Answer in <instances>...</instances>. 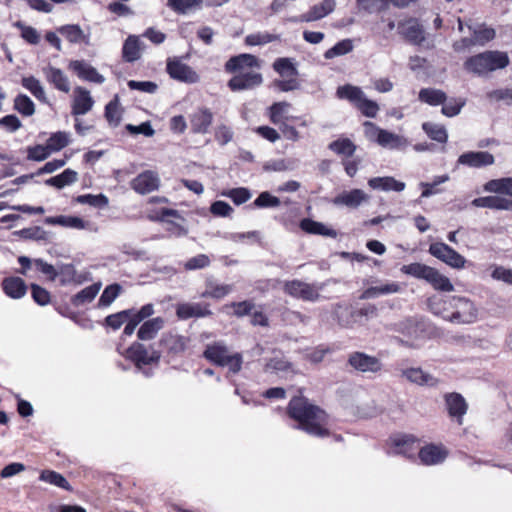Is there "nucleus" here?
Returning <instances> with one entry per match:
<instances>
[{
  "label": "nucleus",
  "instance_id": "nucleus-1",
  "mask_svg": "<svg viewBox=\"0 0 512 512\" xmlns=\"http://www.w3.org/2000/svg\"><path fill=\"white\" fill-rule=\"evenodd\" d=\"M287 412L290 418L297 421L296 428L317 437H324L329 434L324 427L327 418L326 413L312 404L306 397L302 395L293 397L289 402Z\"/></svg>",
  "mask_w": 512,
  "mask_h": 512
},
{
  "label": "nucleus",
  "instance_id": "nucleus-2",
  "mask_svg": "<svg viewBox=\"0 0 512 512\" xmlns=\"http://www.w3.org/2000/svg\"><path fill=\"white\" fill-rule=\"evenodd\" d=\"M508 65L509 57L502 51H485L467 58L464 62L465 70L477 76H484Z\"/></svg>",
  "mask_w": 512,
  "mask_h": 512
},
{
  "label": "nucleus",
  "instance_id": "nucleus-3",
  "mask_svg": "<svg viewBox=\"0 0 512 512\" xmlns=\"http://www.w3.org/2000/svg\"><path fill=\"white\" fill-rule=\"evenodd\" d=\"M203 355L215 365L228 367L232 373H238L242 368V355L240 353L230 354L228 347L222 342L207 345Z\"/></svg>",
  "mask_w": 512,
  "mask_h": 512
},
{
  "label": "nucleus",
  "instance_id": "nucleus-4",
  "mask_svg": "<svg viewBox=\"0 0 512 512\" xmlns=\"http://www.w3.org/2000/svg\"><path fill=\"white\" fill-rule=\"evenodd\" d=\"M325 285V283H307L299 279H293L284 283L283 291L295 299L316 302L320 299V292Z\"/></svg>",
  "mask_w": 512,
  "mask_h": 512
},
{
  "label": "nucleus",
  "instance_id": "nucleus-5",
  "mask_svg": "<svg viewBox=\"0 0 512 512\" xmlns=\"http://www.w3.org/2000/svg\"><path fill=\"white\" fill-rule=\"evenodd\" d=\"M449 307L453 309V312L447 317V320L452 323L470 324L477 319V308L468 298L449 297Z\"/></svg>",
  "mask_w": 512,
  "mask_h": 512
},
{
  "label": "nucleus",
  "instance_id": "nucleus-6",
  "mask_svg": "<svg viewBox=\"0 0 512 512\" xmlns=\"http://www.w3.org/2000/svg\"><path fill=\"white\" fill-rule=\"evenodd\" d=\"M126 356L133 361L136 367L141 370L145 376H151L150 369H144V366L157 364L161 357L160 352L154 349H148L139 342L133 343L126 351Z\"/></svg>",
  "mask_w": 512,
  "mask_h": 512
},
{
  "label": "nucleus",
  "instance_id": "nucleus-7",
  "mask_svg": "<svg viewBox=\"0 0 512 512\" xmlns=\"http://www.w3.org/2000/svg\"><path fill=\"white\" fill-rule=\"evenodd\" d=\"M347 364L362 374H377L382 368L381 360L364 352L354 351L348 355Z\"/></svg>",
  "mask_w": 512,
  "mask_h": 512
},
{
  "label": "nucleus",
  "instance_id": "nucleus-8",
  "mask_svg": "<svg viewBox=\"0 0 512 512\" xmlns=\"http://www.w3.org/2000/svg\"><path fill=\"white\" fill-rule=\"evenodd\" d=\"M429 253L452 268L461 269L465 267L466 259L443 242L432 243L429 246Z\"/></svg>",
  "mask_w": 512,
  "mask_h": 512
},
{
  "label": "nucleus",
  "instance_id": "nucleus-9",
  "mask_svg": "<svg viewBox=\"0 0 512 512\" xmlns=\"http://www.w3.org/2000/svg\"><path fill=\"white\" fill-rule=\"evenodd\" d=\"M166 69L172 79L180 82L193 84L197 83L200 79L199 75L192 67L177 58L169 59Z\"/></svg>",
  "mask_w": 512,
  "mask_h": 512
},
{
  "label": "nucleus",
  "instance_id": "nucleus-10",
  "mask_svg": "<svg viewBox=\"0 0 512 512\" xmlns=\"http://www.w3.org/2000/svg\"><path fill=\"white\" fill-rule=\"evenodd\" d=\"M263 82L261 73L256 71L239 72L228 81L232 91L250 90L260 86Z\"/></svg>",
  "mask_w": 512,
  "mask_h": 512
},
{
  "label": "nucleus",
  "instance_id": "nucleus-11",
  "mask_svg": "<svg viewBox=\"0 0 512 512\" xmlns=\"http://www.w3.org/2000/svg\"><path fill=\"white\" fill-rule=\"evenodd\" d=\"M495 163V157L487 151H469L461 154L457 159L458 165L470 168H483Z\"/></svg>",
  "mask_w": 512,
  "mask_h": 512
},
{
  "label": "nucleus",
  "instance_id": "nucleus-12",
  "mask_svg": "<svg viewBox=\"0 0 512 512\" xmlns=\"http://www.w3.org/2000/svg\"><path fill=\"white\" fill-rule=\"evenodd\" d=\"M160 178L154 171L147 170L140 173L131 181V187L139 194L145 195L159 188Z\"/></svg>",
  "mask_w": 512,
  "mask_h": 512
},
{
  "label": "nucleus",
  "instance_id": "nucleus-13",
  "mask_svg": "<svg viewBox=\"0 0 512 512\" xmlns=\"http://www.w3.org/2000/svg\"><path fill=\"white\" fill-rule=\"evenodd\" d=\"M400 375L408 382L419 386L436 387L439 379L419 367H410L400 370Z\"/></svg>",
  "mask_w": 512,
  "mask_h": 512
},
{
  "label": "nucleus",
  "instance_id": "nucleus-14",
  "mask_svg": "<svg viewBox=\"0 0 512 512\" xmlns=\"http://www.w3.org/2000/svg\"><path fill=\"white\" fill-rule=\"evenodd\" d=\"M370 199L369 195L361 189H352L350 191H343L338 194L332 203L336 206H345L347 208L356 209Z\"/></svg>",
  "mask_w": 512,
  "mask_h": 512
},
{
  "label": "nucleus",
  "instance_id": "nucleus-15",
  "mask_svg": "<svg viewBox=\"0 0 512 512\" xmlns=\"http://www.w3.org/2000/svg\"><path fill=\"white\" fill-rule=\"evenodd\" d=\"M259 59L252 54H240L231 57L225 64V70L229 73L250 71L251 68H260Z\"/></svg>",
  "mask_w": 512,
  "mask_h": 512
},
{
  "label": "nucleus",
  "instance_id": "nucleus-16",
  "mask_svg": "<svg viewBox=\"0 0 512 512\" xmlns=\"http://www.w3.org/2000/svg\"><path fill=\"white\" fill-rule=\"evenodd\" d=\"M398 30L399 34L414 45H419L425 40L424 30L415 19L399 23Z\"/></svg>",
  "mask_w": 512,
  "mask_h": 512
},
{
  "label": "nucleus",
  "instance_id": "nucleus-17",
  "mask_svg": "<svg viewBox=\"0 0 512 512\" xmlns=\"http://www.w3.org/2000/svg\"><path fill=\"white\" fill-rule=\"evenodd\" d=\"M176 315L179 319L187 320L189 318H201L212 315L208 304L201 303H182L176 307Z\"/></svg>",
  "mask_w": 512,
  "mask_h": 512
},
{
  "label": "nucleus",
  "instance_id": "nucleus-18",
  "mask_svg": "<svg viewBox=\"0 0 512 512\" xmlns=\"http://www.w3.org/2000/svg\"><path fill=\"white\" fill-rule=\"evenodd\" d=\"M446 407L449 415L462 424V418L467 412V403L459 393H450L445 396Z\"/></svg>",
  "mask_w": 512,
  "mask_h": 512
},
{
  "label": "nucleus",
  "instance_id": "nucleus-19",
  "mask_svg": "<svg viewBox=\"0 0 512 512\" xmlns=\"http://www.w3.org/2000/svg\"><path fill=\"white\" fill-rule=\"evenodd\" d=\"M418 455L423 464L437 465L446 459L447 451L441 446L430 444L422 447Z\"/></svg>",
  "mask_w": 512,
  "mask_h": 512
},
{
  "label": "nucleus",
  "instance_id": "nucleus-20",
  "mask_svg": "<svg viewBox=\"0 0 512 512\" xmlns=\"http://www.w3.org/2000/svg\"><path fill=\"white\" fill-rule=\"evenodd\" d=\"M94 101L90 92L82 87H77L74 90V99L72 104L73 115L86 114L93 107Z\"/></svg>",
  "mask_w": 512,
  "mask_h": 512
},
{
  "label": "nucleus",
  "instance_id": "nucleus-21",
  "mask_svg": "<svg viewBox=\"0 0 512 512\" xmlns=\"http://www.w3.org/2000/svg\"><path fill=\"white\" fill-rule=\"evenodd\" d=\"M213 120L212 112L207 108H201L190 116L191 129L194 133H206Z\"/></svg>",
  "mask_w": 512,
  "mask_h": 512
},
{
  "label": "nucleus",
  "instance_id": "nucleus-22",
  "mask_svg": "<svg viewBox=\"0 0 512 512\" xmlns=\"http://www.w3.org/2000/svg\"><path fill=\"white\" fill-rule=\"evenodd\" d=\"M471 204L475 207L512 211V200L499 196L478 197Z\"/></svg>",
  "mask_w": 512,
  "mask_h": 512
},
{
  "label": "nucleus",
  "instance_id": "nucleus-23",
  "mask_svg": "<svg viewBox=\"0 0 512 512\" xmlns=\"http://www.w3.org/2000/svg\"><path fill=\"white\" fill-rule=\"evenodd\" d=\"M368 185L374 190H380L384 192H401L406 187L404 182L398 181L391 176L370 178L368 180Z\"/></svg>",
  "mask_w": 512,
  "mask_h": 512
},
{
  "label": "nucleus",
  "instance_id": "nucleus-24",
  "mask_svg": "<svg viewBox=\"0 0 512 512\" xmlns=\"http://www.w3.org/2000/svg\"><path fill=\"white\" fill-rule=\"evenodd\" d=\"M187 342L188 340L184 336L165 333L160 340V345L163 346L168 353L177 355L185 351Z\"/></svg>",
  "mask_w": 512,
  "mask_h": 512
},
{
  "label": "nucleus",
  "instance_id": "nucleus-25",
  "mask_svg": "<svg viewBox=\"0 0 512 512\" xmlns=\"http://www.w3.org/2000/svg\"><path fill=\"white\" fill-rule=\"evenodd\" d=\"M378 145L390 150L404 151L410 145V142L403 135L384 130Z\"/></svg>",
  "mask_w": 512,
  "mask_h": 512
},
{
  "label": "nucleus",
  "instance_id": "nucleus-26",
  "mask_svg": "<svg viewBox=\"0 0 512 512\" xmlns=\"http://www.w3.org/2000/svg\"><path fill=\"white\" fill-rule=\"evenodd\" d=\"M2 289L7 296L13 299H20L25 296L27 286L20 277H7L2 281Z\"/></svg>",
  "mask_w": 512,
  "mask_h": 512
},
{
  "label": "nucleus",
  "instance_id": "nucleus-27",
  "mask_svg": "<svg viewBox=\"0 0 512 512\" xmlns=\"http://www.w3.org/2000/svg\"><path fill=\"white\" fill-rule=\"evenodd\" d=\"M401 291V286L397 282H387L378 286H372L365 289L360 295V299H374L382 295L394 294Z\"/></svg>",
  "mask_w": 512,
  "mask_h": 512
},
{
  "label": "nucleus",
  "instance_id": "nucleus-28",
  "mask_svg": "<svg viewBox=\"0 0 512 512\" xmlns=\"http://www.w3.org/2000/svg\"><path fill=\"white\" fill-rule=\"evenodd\" d=\"M335 0H323L320 4L314 5L301 16L302 21L311 22L324 18L335 8Z\"/></svg>",
  "mask_w": 512,
  "mask_h": 512
},
{
  "label": "nucleus",
  "instance_id": "nucleus-29",
  "mask_svg": "<svg viewBox=\"0 0 512 512\" xmlns=\"http://www.w3.org/2000/svg\"><path fill=\"white\" fill-rule=\"evenodd\" d=\"M300 228L309 234L322 235L331 238L337 236V232L334 229L328 228L321 222L314 221L310 218H304L300 221Z\"/></svg>",
  "mask_w": 512,
  "mask_h": 512
},
{
  "label": "nucleus",
  "instance_id": "nucleus-30",
  "mask_svg": "<svg viewBox=\"0 0 512 512\" xmlns=\"http://www.w3.org/2000/svg\"><path fill=\"white\" fill-rule=\"evenodd\" d=\"M164 327V319L155 317L145 321L138 329L137 336L140 340L146 341L153 339L157 333Z\"/></svg>",
  "mask_w": 512,
  "mask_h": 512
},
{
  "label": "nucleus",
  "instance_id": "nucleus-31",
  "mask_svg": "<svg viewBox=\"0 0 512 512\" xmlns=\"http://www.w3.org/2000/svg\"><path fill=\"white\" fill-rule=\"evenodd\" d=\"M291 104L285 101L275 102L269 107V117L270 121L275 125H281L285 123L287 120H294L296 117H290L288 115Z\"/></svg>",
  "mask_w": 512,
  "mask_h": 512
},
{
  "label": "nucleus",
  "instance_id": "nucleus-32",
  "mask_svg": "<svg viewBox=\"0 0 512 512\" xmlns=\"http://www.w3.org/2000/svg\"><path fill=\"white\" fill-rule=\"evenodd\" d=\"M393 444L395 446V453L402 454L406 457H413L416 454L417 447L415 446L416 440L413 436L402 435L393 438Z\"/></svg>",
  "mask_w": 512,
  "mask_h": 512
},
{
  "label": "nucleus",
  "instance_id": "nucleus-33",
  "mask_svg": "<svg viewBox=\"0 0 512 512\" xmlns=\"http://www.w3.org/2000/svg\"><path fill=\"white\" fill-rule=\"evenodd\" d=\"M204 0H168L167 7L180 15H186L202 8Z\"/></svg>",
  "mask_w": 512,
  "mask_h": 512
},
{
  "label": "nucleus",
  "instance_id": "nucleus-34",
  "mask_svg": "<svg viewBox=\"0 0 512 512\" xmlns=\"http://www.w3.org/2000/svg\"><path fill=\"white\" fill-rule=\"evenodd\" d=\"M122 55L127 62H134L141 57V42L137 36H128L122 48Z\"/></svg>",
  "mask_w": 512,
  "mask_h": 512
},
{
  "label": "nucleus",
  "instance_id": "nucleus-35",
  "mask_svg": "<svg viewBox=\"0 0 512 512\" xmlns=\"http://www.w3.org/2000/svg\"><path fill=\"white\" fill-rule=\"evenodd\" d=\"M484 191L512 197V177L493 179L485 183Z\"/></svg>",
  "mask_w": 512,
  "mask_h": 512
},
{
  "label": "nucleus",
  "instance_id": "nucleus-36",
  "mask_svg": "<svg viewBox=\"0 0 512 512\" xmlns=\"http://www.w3.org/2000/svg\"><path fill=\"white\" fill-rule=\"evenodd\" d=\"M419 100L431 106H438L444 104L447 100V95L440 89L423 88L419 91Z\"/></svg>",
  "mask_w": 512,
  "mask_h": 512
},
{
  "label": "nucleus",
  "instance_id": "nucleus-37",
  "mask_svg": "<svg viewBox=\"0 0 512 512\" xmlns=\"http://www.w3.org/2000/svg\"><path fill=\"white\" fill-rule=\"evenodd\" d=\"M426 281L431 284L435 290L443 292H452L454 290V286L449 278L441 274L435 268H432Z\"/></svg>",
  "mask_w": 512,
  "mask_h": 512
},
{
  "label": "nucleus",
  "instance_id": "nucleus-38",
  "mask_svg": "<svg viewBox=\"0 0 512 512\" xmlns=\"http://www.w3.org/2000/svg\"><path fill=\"white\" fill-rule=\"evenodd\" d=\"M469 30L473 34V39L476 45L484 46L486 43L492 41L496 32L493 28L480 24L476 27L469 26Z\"/></svg>",
  "mask_w": 512,
  "mask_h": 512
},
{
  "label": "nucleus",
  "instance_id": "nucleus-39",
  "mask_svg": "<svg viewBox=\"0 0 512 512\" xmlns=\"http://www.w3.org/2000/svg\"><path fill=\"white\" fill-rule=\"evenodd\" d=\"M46 76L55 88L65 93L69 92L70 83L62 70L55 67H49L47 69Z\"/></svg>",
  "mask_w": 512,
  "mask_h": 512
},
{
  "label": "nucleus",
  "instance_id": "nucleus-40",
  "mask_svg": "<svg viewBox=\"0 0 512 512\" xmlns=\"http://www.w3.org/2000/svg\"><path fill=\"white\" fill-rule=\"evenodd\" d=\"M77 181V173L72 169H66L61 174L51 177L45 181L48 186L62 189Z\"/></svg>",
  "mask_w": 512,
  "mask_h": 512
},
{
  "label": "nucleus",
  "instance_id": "nucleus-41",
  "mask_svg": "<svg viewBox=\"0 0 512 512\" xmlns=\"http://www.w3.org/2000/svg\"><path fill=\"white\" fill-rule=\"evenodd\" d=\"M336 95L339 99H347L356 106L362 99L364 92L357 86L346 84L337 88Z\"/></svg>",
  "mask_w": 512,
  "mask_h": 512
},
{
  "label": "nucleus",
  "instance_id": "nucleus-42",
  "mask_svg": "<svg viewBox=\"0 0 512 512\" xmlns=\"http://www.w3.org/2000/svg\"><path fill=\"white\" fill-rule=\"evenodd\" d=\"M39 479L41 481H44V482H47L51 485H55L57 487H60L64 490H67V491H70L72 490L69 482L66 480V478L56 472V471H53V470H43L41 473H40V476H39Z\"/></svg>",
  "mask_w": 512,
  "mask_h": 512
},
{
  "label": "nucleus",
  "instance_id": "nucleus-43",
  "mask_svg": "<svg viewBox=\"0 0 512 512\" xmlns=\"http://www.w3.org/2000/svg\"><path fill=\"white\" fill-rule=\"evenodd\" d=\"M450 177L448 174H443L439 176H435L431 183L421 182L420 187L423 188L421 193V198H429L433 195L439 194L442 192V189L437 188L440 184L446 183L449 181Z\"/></svg>",
  "mask_w": 512,
  "mask_h": 512
},
{
  "label": "nucleus",
  "instance_id": "nucleus-44",
  "mask_svg": "<svg viewBox=\"0 0 512 512\" xmlns=\"http://www.w3.org/2000/svg\"><path fill=\"white\" fill-rule=\"evenodd\" d=\"M232 285L218 284L213 281L207 282V289L201 294V297H211L214 299H221L232 291Z\"/></svg>",
  "mask_w": 512,
  "mask_h": 512
},
{
  "label": "nucleus",
  "instance_id": "nucleus-45",
  "mask_svg": "<svg viewBox=\"0 0 512 512\" xmlns=\"http://www.w3.org/2000/svg\"><path fill=\"white\" fill-rule=\"evenodd\" d=\"M70 69L81 79L88 81H96V69L84 61H72L69 65Z\"/></svg>",
  "mask_w": 512,
  "mask_h": 512
},
{
  "label": "nucleus",
  "instance_id": "nucleus-46",
  "mask_svg": "<svg viewBox=\"0 0 512 512\" xmlns=\"http://www.w3.org/2000/svg\"><path fill=\"white\" fill-rule=\"evenodd\" d=\"M428 307L435 315H441L447 320L448 314H445L449 307V297L445 296H432L427 301Z\"/></svg>",
  "mask_w": 512,
  "mask_h": 512
},
{
  "label": "nucleus",
  "instance_id": "nucleus-47",
  "mask_svg": "<svg viewBox=\"0 0 512 512\" xmlns=\"http://www.w3.org/2000/svg\"><path fill=\"white\" fill-rule=\"evenodd\" d=\"M422 129L432 140L437 141L439 143L447 142L448 134L443 125L425 122L422 124Z\"/></svg>",
  "mask_w": 512,
  "mask_h": 512
},
{
  "label": "nucleus",
  "instance_id": "nucleus-48",
  "mask_svg": "<svg viewBox=\"0 0 512 512\" xmlns=\"http://www.w3.org/2000/svg\"><path fill=\"white\" fill-rule=\"evenodd\" d=\"M105 118L109 126L113 128L117 127L120 124L122 120V110L120 108L117 98H115L106 105Z\"/></svg>",
  "mask_w": 512,
  "mask_h": 512
},
{
  "label": "nucleus",
  "instance_id": "nucleus-49",
  "mask_svg": "<svg viewBox=\"0 0 512 512\" xmlns=\"http://www.w3.org/2000/svg\"><path fill=\"white\" fill-rule=\"evenodd\" d=\"M432 268L433 267L422 263H411L408 265H403L401 267V272L417 279H423L426 281Z\"/></svg>",
  "mask_w": 512,
  "mask_h": 512
},
{
  "label": "nucleus",
  "instance_id": "nucleus-50",
  "mask_svg": "<svg viewBox=\"0 0 512 512\" xmlns=\"http://www.w3.org/2000/svg\"><path fill=\"white\" fill-rule=\"evenodd\" d=\"M58 32L71 43L87 42L83 30L78 25H65Z\"/></svg>",
  "mask_w": 512,
  "mask_h": 512
},
{
  "label": "nucleus",
  "instance_id": "nucleus-51",
  "mask_svg": "<svg viewBox=\"0 0 512 512\" xmlns=\"http://www.w3.org/2000/svg\"><path fill=\"white\" fill-rule=\"evenodd\" d=\"M48 224H58L64 227L83 229L85 227L84 221L76 216H57L46 218Z\"/></svg>",
  "mask_w": 512,
  "mask_h": 512
},
{
  "label": "nucleus",
  "instance_id": "nucleus-52",
  "mask_svg": "<svg viewBox=\"0 0 512 512\" xmlns=\"http://www.w3.org/2000/svg\"><path fill=\"white\" fill-rule=\"evenodd\" d=\"M360 9L367 13L385 11L389 8L391 0H356Z\"/></svg>",
  "mask_w": 512,
  "mask_h": 512
},
{
  "label": "nucleus",
  "instance_id": "nucleus-53",
  "mask_svg": "<svg viewBox=\"0 0 512 512\" xmlns=\"http://www.w3.org/2000/svg\"><path fill=\"white\" fill-rule=\"evenodd\" d=\"M22 86L29 90L39 101L46 102V94L40 81L33 76L22 78Z\"/></svg>",
  "mask_w": 512,
  "mask_h": 512
},
{
  "label": "nucleus",
  "instance_id": "nucleus-54",
  "mask_svg": "<svg viewBox=\"0 0 512 512\" xmlns=\"http://www.w3.org/2000/svg\"><path fill=\"white\" fill-rule=\"evenodd\" d=\"M329 149L339 155L352 156L356 150L353 142L347 138L338 139L329 144Z\"/></svg>",
  "mask_w": 512,
  "mask_h": 512
},
{
  "label": "nucleus",
  "instance_id": "nucleus-55",
  "mask_svg": "<svg viewBox=\"0 0 512 512\" xmlns=\"http://www.w3.org/2000/svg\"><path fill=\"white\" fill-rule=\"evenodd\" d=\"M14 108L23 116H32L35 113L33 101L24 94H20L15 98Z\"/></svg>",
  "mask_w": 512,
  "mask_h": 512
},
{
  "label": "nucleus",
  "instance_id": "nucleus-56",
  "mask_svg": "<svg viewBox=\"0 0 512 512\" xmlns=\"http://www.w3.org/2000/svg\"><path fill=\"white\" fill-rule=\"evenodd\" d=\"M353 49V43L350 39H344L336 43L332 48L328 49L324 53L326 59H332L334 57L346 55Z\"/></svg>",
  "mask_w": 512,
  "mask_h": 512
},
{
  "label": "nucleus",
  "instance_id": "nucleus-57",
  "mask_svg": "<svg viewBox=\"0 0 512 512\" xmlns=\"http://www.w3.org/2000/svg\"><path fill=\"white\" fill-rule=\"evenodd\" d=\"M278 36L268 32H257L249 34L245 38V43L249 46L264 45L278 40Z\"/></svg>",
  "mask_w": 512,
  "mask_h": 512
},
{
  "label": "nucleus",
  "instance_id": "nucleus-58",
  "mask_svg": "<svg viewBox=\"0 0 512 512\" xmlns=\"http://www.w3.org/2000/svg\"><path fill=\"white\" fill-rule=\"evenodd\" d=\"M466 101L462 98H452L448 102L445 101L444 104H442V114L447 117H454L457 116L462 108L465 106Z\"/></svg>",
  "mask_w": 512,
  "mask_h": 512
},
{
  "label": "nucleus",
  "instance_id": "nucleus-59",
  "mask_svg": "<svg viewBox=\"0 0 512 512\" xmlns=\"http://www.w3.org/2000/svg\"><path fill=\"white\" fill-rule=\"evenodd\" d=\"M47 144L51 151H60L69 144V134L62 131L53 133L47 140Z\"/></svg>",
  "mask_w": 512,
  "mask_h": 512
},
{
  "label": "nucleus",
  "instance_id": "nucleus-60",
  "mask_svg": "<svg viewBox=\"0 0 512 512\" xmlns=\"http://www.w3.org/2000/svg\"><path fill=\"white\" fill-rule=\"evenodd\" d=\"M121 290H122V287L117 283L108 285L104 289V291L99 299L98 305L109 306L118 297Z\"/></svg>",
  "mask_w": 512,
  "mask_h": 512
},
{
  "label": "nucleus",
  "instance_id": "nucleus-61",
  "mask_svg": "<svg viewBox=\"0 0 512 512\" xmlns=\"http://www.w3.org/2000/svg\"><path fill=\"white\" fill-rule=\"evenodd\" d=\"M280 199L267 191L261 192L253 204L257 208H273L280 205Z\"/></svg>",
  "mask_w": 512,
  "mask_h": 512
},
{
  "label": "nucleus",
  "instance_id": "nucleus-62",
  "mask_svg": "<svg viewBox=\"0 0 512 512\" xmlns=\"http://www.w3.org/2000/svg\"><path fill=\"white\" fill-rule=\"evenodd\" d=\"M51 152L52 151L48 144L46 146L35 145L33 147H28L27 158L33 161H44L50 156Z\"/></svg>",
  "mask_w": 512,
  "mask_h": 512
},
{
  "label": "nucleus",
  "instance_id": "nucleus-63",
  "mask_svg": "<svg viewBox=\"0 0 512 512\" xmlns=\"http://www.w3.org/2000/svg\"><path fill=\"white\" fill-rule=\"evenodd\" d=\"M274 70L280 75H296L297 70L289 58H278L273 63Z\"/></svg>",
  "mask_w": 512,
  "mask_h": 512
},
{
  "label": "nucleus",
  "instance_id": "nucleus-64",
  "mask_svg": "<svg viewBox=\"0 0 512 512\" xmlns=\"http://www.w3.org/2000/svg\"><path fill=\"white\" fill-rule=\"evenodd\" d=\"M356 107L367 117L374 118L378 111L379 106L375 101L366 98L365 94L362 99L358 102Z\"/></svg>",
  "mask_w": 512,
  "mask_h": 512
}]
</instances>
